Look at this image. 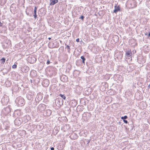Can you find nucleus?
<instances>
[{
	"label": "nucleus",
	"mask_w": 150,
	"mask_h": 150,
	"mask_svg": "<svg viewBox=\"0 0 150 150\" xmlns=\"http://www.w3.org/2000/svg\"><path fill=\"white\" fill-rule=\"evenodd\" d=\"M16 101L17 102L18 104L20 106H21L24 105V100L21 97L17 98Z\"/></svg>",
	"instance_id": "f257e3e1"
},
{
	"label": "nucleus",
	"mask_w": 150,
	"mask_h": 150,
	"mask_svg": "<svg viewBox=\"0 0 150 150\" xmlns=\"http://www.w3.org/2000/svg\"><path fill=\"white\" fill-rule=\"evenodd\" d=\"M46 105L43 104H40L38 107V110L40 112L43 111L46 108Z\"/></svg>",
	"instance_id": "f03ea898"
},
{
	"label": "nucleus",
	"mask_w": 150,
	"mask_h": 150,
	"mask_svg": "<svg viewBox=\"0 0 150 150\" xmlns=\"http://www.w3.org/2000/svg\"><path fill=\"white\" fill-rule=\"evenodd\" d=\"M28 59L29 62L31 64L34 63L36 61V59L34 57H29Z\"/></svg>",
	"instance_id": "7ed1b4c3"
},
{
	"label": "nucleus",
	"mask_w": 150,
	"mask_h": 150,
	"mask_svg": "<svg viewBox=\"0 0 150 150\" xmlns=\"http://www.w3.org/2000/svg\"><path fill=\"white\" fill-rule=\"evenodd\" d=\"M56 102L58 105L60 106L63 104V100L61 98H58L57 99Z\"/></svg>",
	"instance_id": "20e7f679"
},
{
	"label": "nucleus",
	"mask_w": 150,
	"mask_h": 150,
	"mask_svg": "<svg viewBox=\"0 0 150 150\" xmlns=\"http://www.w3.org/2000/svg\"><path fill=\"white\" fill-rule=\"evenodd\" d=\"M132 55V52L131 51H126L125 57L126 58H129Z\"/></svg>",
	"instance_id": "39448f33"
},
{
	"label": "nucleus",
	"mask_w": 150,
	"mask_h": 150,
	"mask_svg": "<svg viewBox=\"0 0 150 150\" xmlns=\"http://www.w3.org/2000/svg\"><path fill=\"white\" fill-rule=\"evenodd\" d=\"M29 69V67L26 66H24L23 68L22 69V71H23V72H28Z\"/></svg>",
	"instance_id": "423d86ee"
},
{
	"label": "nucleus",
	"mask_w": 150,
	"mask_h": 150,
	"mask_svg": "<svg viewBox=\"0 0 150 150\" xmlns=\"http://www.w3.org/2000/svg\"><path fill=\"white\" fill-rule=\"evenodd\" d=\"M50 6L53 5L58 2V0H50Z\"/></svg>",
	"instance_id": "0eeeda50"
},
{
	"label": "nucleus",
	"mask_w": 150,
	"mask_h": 150,
	"mask_svg": "<svg viewBox=\"0 0 150 150\" xmlns=\"http://www.w3.org/2000/svg\"><path fill=\"white\" fill-rule=\"evenodd\" d=\"M45 83H46V84L45 85H44V86H47L49 83V80L47 79L44 80L43 82V84Z\"/></svg>",
	"instance_id": "6e6552de"
},
{
	"label": "nucleus",
	"mask_w": 150,
	"mask_h": 150,
	"mask_svg": "<svg viewBox=\"0 0 150 150\" xmlns=\"http://www.w3.org/2000/svg\"><path fill=\"white\" fill-rule=\"evenodd\" d=\"M115 9L113 11V12L116 13L117 11L120 10V7L119 6H115Z\"/></svg>",
	"instance_id": "1a4fd4ad"
},
{
	"label": "nucleus",
	"mask_w": 150,
	"mask_h": 150,
	"mask_svg": "<svg viewBox=\"0 0 150 150\" xmlns=\"http://www.w3.org/2000/svg\"><path fill=\"white\" fill-rule=\"evenodd\" d=\"M37 7L36 6L35 7L34 11V14L33 16L35 18H36L37 17L36 15V12H37Z\"/></svg>",
	"instance_id": "9d476101"
},
{
	"label": "nucleus",
	"mask_w": 150,
	"mask_h": 150,
	"mask_svg": "<svg viewBox=\"0 0 150 150\" xmlns=\"http://www.w3.org/2000/svg\"><path fill=\"white\" fill-rule=\"evenodd\" d=\"M7 0H0V4L1 5L4 4L6 3Z\"/></svg>",
	"instance_id": "9b49d317"
},
{
	"label": "nucleus",
	"mask_w": 150,
	"mask_h": 150,
	"mask_svg": "<svg viewBox=\"0 0 150 150\" xmlns=\"http://www.w3.org/2000/svg\"><path fill=\"white\" fill-rule=\"evenodd\" d=\"M17 122H18V124H21V121L20 120L18 119H16L14 121V123L15 125H17Z\"/></svg>",
	"instance_id": "f8f14e48"
},
{
	"label": "nucleus",
	"mask_w": 150,
	"mask_h": 150,
	"mask_svg": "<svg viewBox=\"0 0 150 150\" xmlns=\"http://www.w3.org/2000/svg\"><path fill=\"white\" fill-rule=\"evenodd\" d=\"M81 59H82V62L83 63H85V61L86 60L85 58L83 56H81Z\"/></svg>",
	"instance_id": "ddd939ff"
},
{
	"label": "nucleus",
	"mask_w": 150,
	"mask_h": 150,
	"mask_svg": "<svg viewBox=\"0 0 150 150\" xmlns=\"http://www.w3.org/2000/svg\"><path fill=\"white\" fill-rule=\"evenodd\" d=\"M6 59L5 58H2L1 60V63L4 64L5 61Z\"/></svg>",
	"instance_id": "4468645a"
},
{
	"label": "nucleus",
	"mask_w": 150,
	"mask_h": 150,
	"mask_svg": "<svg viewBox=\"0 0 150 150\" xmlns=\"http://www.w3.org/2000/svg\"><path fill=\"white\" fill-rule=\"evenodd\" d=\"M65 48L67 49V50H68V52H70V47L69 46L67 45H66V47H65Z\"/></svg>",
	"instance_id": "2eb2a0df"
},
{
	"label": "nucleus",
	"mask_w": 150,
	"mask_h": 150,
	"mask_svg": "<svg viewBox=\"0 0 150 150\" xmlns=\"http://www.w3.org/2000/svg\"><path fill=\"white\" fill-rule=\"evenodd\" d=\"M59 96H60L64 100H65V99L66 97L64 95H62L61 94H60Z\"/></svg>",
	"instance_id": "dca6fc26"
},
{
	"label": "nucleus",
	"mask_w": 150,
	"mask_h": 150,
	"mask_svg": "<svg viewBox=\"0 0 150 150\" xmlns=\"http://www.w3.org/2000/svg\"><path fill=\"white\" fill-rule=\"evenodd\" d=\"M127 118V116H125L124 117H121V119L122 120H124V119H126Z\"/></svg>",
	"instance_id": "f3484780"
},
{
	"label": "nucleus",
	"mask_w": 150,
	"mask_h": 150,
	"mask_svg": "<svg viewBox=\"0 0 150 150\" xmlns=\"http://www.w3.org/2000/svg\"><path fill=\"white\" fill-rule=\"evenodd\" d=\"M17 66L16 64H14L12 66V68H16Z\"/></svg>",
	"instance_id": "a211bd4d"
},
{
	"label": "nucleus",
	"mask_w": 150,
	"mask_h": 150,
	"mask_svg": "<svg viewBox=\"0 0 150 150\" xmlns=\"http://www.w3.org/2000/svg\"><path fill=\"white\" fill-rule=\"evenodd\" d=\"M84 18V17L83 16H81V17H80V18L82 20H83V18Z\"/></svg>",
	"instance_id": "6ab92c4d"
},
{
	"label": "nucleus",
	"mask_w": 150,
	"mask_h": 150,
	"mask_svg": "<svg viewBox=\"0 0 150 150\" xmlns=\"http://www.w3.org/2000/svg\"><path fill=\"white\" fill-rule=\"evenodd\" d=\"M50 60L48 59L47 60V64H50Z\"/></svg>",
	"instance_id": "aec40b11"
},
{
	"label": "nucleus",
	"mask_w": 150,
	"mask_h": 150,
	"mask_svg": "<svg viewBox=\"0 0 150 150\" xmlns=\"http://www.w3.org/2000/svg\"><path fill=\"white\" fill-rule=\"evenodd\" d=\"M123 121L124 122V123H127L128 122L127 120H123Z\"/></svg>",
	"instance_id": "412c9836"
},
{
	"label": "nucleus",
	"mask_w": 150,
	"mask_h": 150,
	"mask_svg": "<svg viewBox=\"0 0 150 150\" xmlns=\"http://www.w3.org/2000/svg\"><path fill=\"white\" fill-rule=\"evenodd\" d=\"M40 99H39V100H41L42 99V97L41 96H40Z\"/></svg>",
	"instance_id": "4be33fe9"
},
{
	"label": "nucleus",
	"mask_w": 150,
	"mask_h": 150,
	"mask_svg": "<svg viewBox=\"0 0 150 150\" xmlns=\"http://www.w3.org/2000/svg\"><path fill=\"white\" fill-rule=\"evenodd\" d=\"M79 38H77L76 39V41L77 42H79Z\"/></svg>",
	"instance_id": "5701e85b"
},
{
	"label": "nucleus",
	"mask_w": 150,
	"mask_h": 150,
	"mask_svg": "<svg viewBox=\"0 0 150 150\" xmlns=\"http://www.w3.org/2000/svg\"><path fill=\"white\" fill-rule=\"evenodd\" d=\"M51 150H54V148L53 147H51Z\"/></svg>",
	"instance_id": "b1692460"
},
{
	"label": "nucleus",
	"mask_w": 150,
	"mask_h": 150,
	"mask_svg": "<svg viewBox=\"0 0 150 150\" xmlns=\"http://www.w3.org/2000/svg\"><path fill=\"white\" fill-rule=\"evenodd\" d=\"M58 149L59 150H62V148H60V149H59V148H58Z\"/></svg>",
	"instance_id": "393cba45"
},
{
	"label": "nucleus",
	"mask_w": 150,
	"mask_h": 150,
	"mask_svg": "<svg viewBox=\"0 0 150 150\" xmlns=\"http://www.w3.org/2000/svg\"><path fill=\"white\" fill-rule=\"evenodd\" d=\"M149 36H150V32L149 33V35H148Z\"/></svg>",
	"instance_id": "a878e982"
},
{
	"label": "nucleus",
	"mask_w": 150,
	"mask_h": 150,
	"mask_svg": "<svg viewBox=\"0 0 150 150\" xmlns=\"http://www.w3.org/2000/svg\"><path fill=\"white\" fill-rule=\"evenodd\" d=\"M48 39L49 40H50V39H51V38H48Z\"/></svg>",
	"instance_id": "bb28decb"
},
{
	"label": "nucleus",
	"mask_w": 150,
	"mask_h": 150,
	"mask_svg": "<svg viewBox=\"0 0 150 150\" xmlns=\"http://www.w3.org/2000/svg\"><path fill=\"white\" fill-rule=\"evenodd\" d=\"M64 76V77H65V78H67V77H66V76Z\"/></svg>",
	"instance_id": "cd10ccee"
}]
</instances>
